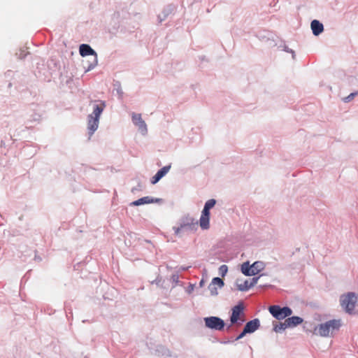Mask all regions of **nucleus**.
Instances as JSON below:
<instances>
[{"label": "nucleus", "instance_id": "1", "mask_svg": "<svg viewBox=\"0 0 358 358\" xmlns=\"http://www.w3.org/2000/svg\"><path fill=\"white\" fill-rule=\"evenodd\" d=\"M106 107L103 101L96 103L94 106L93 113L88 115L87 129L89 130L90 136L98 129L99 123V117Z\"/></svg>", "mask_w": 358, "mask_h": 358}, {"label": "nucleus", "instance_id": "2", "mask_svg": "<svg viewBox=\"0 0 358 358\" xmlns=\"http://www.w3.org/2000/svg\"><path fill=\"white\" fill-rule=\"evenodd\" d=\"M340 320H331L317 326L315 331L317 334L323 337H327L334 334L335 331H338L341 327Z\"/></svg>", "mask_w": 358, "mask_h": 358}, {"label": "nucleus", "instance_id": "3", "mask_svg": "<svg viewBox=\"0 0 358 358\" xmlns=\"http://www.w3.org/2000/svg\"><path fill=\"white\" fill-rule=\"evenodd\" d=\"M357 301V296L353 292H348L347 294H343L340 299L341 306L350 314L353 313Z\"/></svg>", "mask_w": 358, "mask_h": 358}, {"label": "nucleus", "instance_id": "4", "mask_svg": "<svg viewBox=\"0 0 358 358\" xmlns=\"http://www.w3.org/2000/svg\"><path fill=\"white\" fill-rule=\"evenodd\" d=\"M265 268L264 262L262 261H257L252 265L249 262H245L241 266V271L245 275H255L258 274L260 271Z\"/></svg>", "mask_w": 358, "mask_h": 358}, {"label": "nucleus", "instance_id": "5", "mask_svg": "<svg viewBox=\"0 0 358 358\" xmlns=\"http://www.w3.org/2000/svg\"><path fill=\"white\" fill-rule=\"evenodd\" d=\"M243 310L244 306L242 303H240L232 308V313L230 317V322L231 324H238L240 325L245 322V319Z\"/></svg>", "mask_w": 358, "mask_h": 358}, {"label": "nucleus", "instance_id": "6", "mask_svg": "<svg viewBox=\"0 0 358 358\" xmlns=\"http://www.w3.org/2000/svg\"><path fill=\"white\" fill-rule=\"evenodd\" d=\"M270 313L277 320H283L292 315V310L289 307L281 308L279 306H271L268 308Z\"/></svg>", "mask_w": 358, "mask_h": 358}, {"label": "nucleus", "instance_id": "7", "mask_svg": "<svg viewBox=\"0 0 358 358\" xmlns=\"http://www.w3.org/2000/svg\"><path fill=\"white\" fill-rule=\"evenodd\" d=\"M204 322L206 327L217 331H222L225 324L223 320L215 316L205 317Z\"/></svg>", "mask_w": 358, "mask_h": 358}, {"label": "nucleus", "instance_id": "8", "mask_svg": "<svg viewBox=\"0 0 358 358\" xmlns=\"http://www.w3.org/2000/svg\"><path fill=\"white\" fill-rule=\"evenodd\" d=\"M79 52L82 57L87 55H94V64L88 67V70L93 69L97 64V54L96 52L87 44H82L80 45Z\"/></svg>", "mask_w": 358, "mask_h": 358}, {"label": "nucleus", "instance_id": "9", "mask_svg": "<svg viewBox=\"0 0 358 358\" xmlns=\"http://www.w3.org/2000/svg\"><path fill=\"white\" fill-rule=\"evenodd\" d=\"M197 225V221L194 222L193 219L187 220L186 222H184L180 224V227H173V230L175 232V234L178 236L180 235V232L185 231V230H192L195 228V227Z\"/></svg>", "mask_w": 358, "mask_h": 358}, {"label": "nucleus", "instance_id": "10", "mask_svg": "<svg viewBox=\"0 0 358 358\" xmlns=\"http://www.w3.org/2000/svg\"><path fill=\"white\" fill-rule=\"evenodd\" d=\"M132 120L134 124L136 125L139 128V129H141L142 131H146V124L142 120L141 114L133 113Z\"/></svg>", "mask_w": 358, "mask_h": 358}, {"label": "nucleus", "instance_id": "11", "mask_svg": "<svg viewBox=\"0 0 358 358\" xmlns=\"http://www.w3.org/2000/svg\"><path fill=\"white\" fill-rule=\"evenodd\" d=\"M170 166H166L157 171V173L152 178L151 183L156 184L162 178H163L170 170Z\"/></svg>", "mask_w": 358, "mask_h": 358}, {"label": "nucleus", "instance_id": "12", "mask_svg": "<svg viewBox=\"0 0 358 358\" xmlns=\"http://www.w3.org/2000/svg\"><path fill=\"white\" fill-rule=\"evenodd\" d=\"M259 320L258 319H254L246 323L244 327L245 332H248V334L253 333L259 327Z\"/></svg>", "mask_w": 358, "mask_h": 358}, {"label": "nucleus", "instance_id": "13", "mask_svg": "<svg viewBox=\"0 0 358 358\" xmlns=\"http://www.w3.org/2000/svg\"><path fill=\"white\" fill-rule=\"evenodd\" d=\"M210 213H206L202 210L201 215L199 220V225L202 229H208L210 227Z\"/></svg>", "mask_w": 358, "mask_h": 358}, {"label": "nucleus", "instance_id": "14", "mask_svg": "<svg viewBox=\"0 0 358 358\" xmlns=\"http://www.w3.org/2000/svg\"><path fill=\"white\" fill-rule=\"evenodd\" d=\"M310 27L313 34L315 36H318L324 30L323 24L317 20H314L311 22Z\"/></svg>", "mask_w": 358, "mask_h": 358}, {"label": "nucleus", "instance_id": "15", "mask_svg": "<svg viewBox=\"0 0 358 358\" xmlns=\"http://www.w3.org/2000/svg\"><path fill=\"white\" fill-rule=\"evenodd\" d=\"M259 277L253 278L250 282L248 280H245L243 284H240L238 285V289L240 291H246L250 287H253L257 283Z\"/></svg>", "mask_w": 358, "mask_h": 358}, {"label": "nucleus", "instance_id": "16", "mask_svg": "<svg viewBox=\"0 0 358 358\" xmlns=\"http://www.w3.org/2000/svg\"><path fill=\"white\" fill-rule=\"evenodd\" d=\"M302 322L303 319L301 317L298 316H293L285 320V324L288 327H292L301 324Z\"/></svg>", "mask_w": 358, "mask_h": 358}, {"label": "nucleus", "instance_id": "17", "mask_svg": "<svg viewBox=\"0 0 358 358\" xmlns=\"http://www.w3.org/2000/svg\"><path fill=\"white\" fill-rule=\"evenodd\" d=\"M153 201L152 199H150L149 196H145L143 198H141L136 201H134L131 203V205L133 206H140L145 203H150Z\"/></svg>", "mask_w": 358, "mask_h": 358}, {"label": "nucleus", "instance_id": "18", "mask_svg": "<svg viewBox=\"0 0 358 358\" xmlns=\"http://www.w3.org/2000/svg\"><path fill=\"white\" fill-rule=\"evenodd\" d=\"M215 203L216 201L213 199L208 200L205 203L203 210L205 211V213H210V210L214 207Z\"/></svg>", "mask_w": 358, "mask_h": 358}, {"label": "nucleus", "instance_id": "19", "mask_svg": "<svg viewBox=\"0 0 358 358\" xmlns=\"http://www.w3.org/2000/svg\"><path fill=\"white\" fill-rule=\"evenodd\" d=\"M212 284L215 285V286L221 288L224 286V282L223 280L220 278H214L213 280H212V282H211Z\"/></svg>", "mask_w": 358, "mask_h": 358}, {"label": "nucleus", "instance_id": "20", "mask_svg": "<svg viewBox=\"0 0 358 358\" xmlns=\"http://www.w3.org/2000/svg\"><path fill=\"white\" fill-rule=\"evenodd\" d=\"M288 327L285 324V321L284 322H281L279 324H276L274 327V331L276 332L280 331L281 330H284Z\"/></svg>", "mask_w": 358, "mask_h": 358}, {"label": "nucleus", "instance_id": "21", "mask_svg": "<svg viewBox=\"0 0 358 358\" xmlns=\"http://www.w3.org/2000/svg\"><path fill=\"white\" fill-rule=\"evenodd\" d=\"M208 289L211 294V295H217V286L210 283L208 286Z\"/></svg>", "mask_w": 358, "mask_h": 358}, {"label": "nucleus", "instance_id": "22", "mask_svg": "<svg viewBox=\"0 0 358 358\" xmlns=\"http://www.w3.org/2000/svg\"><path fill=\"white\" fill-rule=\"evenodd\" d=\"M228 268L226 265H222L220 267V273L224 276L227 272Z\"/></svg>", "mask_w": 358, "mask_h": 358}, {"label": "nucleus", "instance_id": "23", "mask_svg": "<svg viewBox=\"0 0 358 358\" xmlns=\"http://www.w3.org/2000/svg\"><path fill=\"white\" fill-rule=\"evenodd\" d=\"M357 94V92H353L351 93L349 96L343 99V101L345 102H348L350 100H352L356 95Z\"/></svg>", "mask_w": 358, "mask_h": 358}, {"label": "nucleus", "instance_id": "24", "mask_svg": "<svg viewBox=\"0 0 358 358\" xmlns=\"http://www.w3.org/2000/svg\"><path fill=\"white\" fill-rule=\"evenodd\" d=\"M246 334H248V333L245 332V329H243V331L239 334V336L237 337V339L242 338Z\"/></svg>", "mask_w": 358, "mask_h": 358}, {"label": "nucleus", "instance_id": "25", "mask_svg": "<svg viewBox=\"0 0 358 358\" xmlns=\"http://www.w3.org/2000/svg\"><path fill=\"white\" fill-rule=\"evenodd\" d=\"M200 285H203V281H202V280L201 281Z\"/></svg>", "mask_w": 358, "mask_h": 358}]
</instances>
